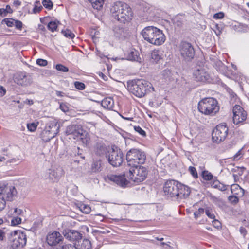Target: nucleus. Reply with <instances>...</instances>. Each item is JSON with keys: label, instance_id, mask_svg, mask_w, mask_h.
Here are the masks:
<instances>
[{"label": "nucleus", "instance_id": "f257e3e1", "mask_svg": "<svg viewBox=\"0 0 249 249\" xmlns=\"http://www.w3.org/2000/svg\"><path fill=\"white\" fill-rule=\"evenodd\" d=\"M129 167L128 172L119 175L110 174L107 178L109 180L122 187L126 186L128 183L125 177L136 183H139L146 178L147 171L145 167L140 165Z\"/></svg>", "mask_w": 249, "mask_h": 249}, {"label": "nucleus", "instance_id": "f03ea898", "mask_svg": "<svg viewBox=\"0 0 249 249\" xmlns=\"http://www.w3.org/2000/svg\"><path fill=\"white\" fill-rule=\"evenodd\" d=\"M163 192L167 197L178 200H183L185 202L187 197L185 186L175 180H169L165 182Z\"/></svg>", "mask_w": 249, "mask_h": 249}, {"label": "nucleus", "instance_id": "7ed1b4c3", "mask_svg": "<svg viewBox=\"0 0 249 249\" xmlns=\"http://www.w3.org/2000/svg\"><path fill=\"white\" fill-rule=\"evenodd\" d=\"M112 16L120 22L125 23L131 20L133 12L131 8L126 3L117 1L110 9Z\"/></svg>", "mask_w": 249, "mask_h": 249}, {"label": "nucleus", "instance_id": "20e7f679", "mask_svg": "<svg viewBox=\"0 0 249 249\" xmlns=\"http://www.w3.org/2000/svg\"><path fill=\"white\" fill-rule=\"evenodd\" d=\"M127 89L130 92L139 98L154 90L152 84L143 79H134L128 81Z\"/></svg>", "mask_w": 249, "mask_h": 249}, {"label": "nucleus", "instance_id": "39448f33", "mask_svg": "<svg viewBox=\"0 0 249 249\" xmlns=\"http://www.w3.org/2000/svg\"><path fill=\"white\" fill-rule=\"evenodd\" d=\"M141 34L145 40L155 45H161L166 39L162 31L154 26L144 28Z\"/></svg>", "mask_w": 249, "mask_h": 249}, {"label": "nucleus", "instance_id": "423d86ee", "mask_svg": "<svg viewBox=\"0 0 249 249\" xmlns=\"http://www.w3.org/2000/svg\"><path fill=\"white\" fill-rule=\"evenodd\" d=\"M198 109L200 112L205 115L214 116L219 110L217 101L213 98H204L198 103Z\"/></svg>", "mask_w": 249, "mask_h": 249}, {"label": "nucleus", "instance_id": "0eeeda50", "mask_svg": "<svg viewBox=\"0 0 249 249\" xmlns=\"http://www.w3.org/2000/svg\"><path fill=\"white\" fill-rule=\"evenodd\" d=\"M65 133L70 136V139L71 138L77 141H81L84 144L87 145L89 142L87 133L80 125L71 124L68 126Z\"/></svg>", "mask_w": 249, "mask_h": 249}, {"label": "nucleus", "instance_id": "6e6552de", "mask_svg": "<svg viewBox=\"0 0 249 249\" xmlns=\"http://www.w3.org/2000/svg\"><path fill=\"white\" fill-rule=\"evenodd\" d=\"M126 159L128 166H138L145 162L146 155L140 149L133 148L127 152Z\"/></svg>", "mask_w": 249, "mask_h": 249}, {"label": "nucleus", "instance_id": "1a4fd4ad", "mask_svg": "<svg viewBox=\"0 0 249 249\" xmlns=\"http://www.w3.org/2000/svg\"><path fill=\"white\" fill-rule=\"evenodd\" d=\"M106 158L108 163L113 167L120 166L124 160V154L117 146L113 145L109 148Z\"/></svg>", "mask_w": 249, "mask_h": 249}, {"label": "nucleus", "instance_id": "9d476101", "mask_svg": "<svg viewBox=\"0 0 249 249\" xmlns=\"http://www.w3.org/2000/svg\"><path fill=\"white\" fill-rule=\"evenodd\" d=\"M59 127L60 125L56 120L52 119L49 121L42 133V140L46 142H49L58 134Z\"/></svg>", "mask_w": 249, "mask_h": 249}, {"label": "nucleus", "instance_id": "9b49d317", "mask_svg": "<svg viewBox=\"0 0 249 249\" xmlns=\"http://www.w3.org/2000/svg\"><path fill=\"white\" fill-rule=\"evenodd\" d=\"M9 241L13 249L22 248L26 244V236L20 231H15L11 232Z\"/></svg>", "mask_w": 249, "mask_h": 249}, {"label": "nucleus", "instance_id": "f8f14e48", "mask_svg": "<svg viewBox=\"0 0 249 249\" xmlns=\"http://www.w3.org/2000/svg\"><path fill=\"white\" fill-rule=\"evenodd\" d=\"M229 128L225 123L219 124L213 129L212 136L213 142L220 143L227 137Z\"/></svg>", "mask_w": 249, "mask_h": 249}, {"label": "nucleus", "instance_id": "ddd939ff", "mask_svg": "<svg viewBox=\"0 0 249 249\" xmlns=\"http://www.w3.org/2000/svg\"><path fill=\"white\" fill-rule=\"evenodd\" d=\"M14 82L19 86L28 87L32 84L33 78L29 73L25 71L18 72L13 77Z\"/></svg>", "mask_w": 249, "mask_h": 249}, {"label": "nucleus", "instance_id": "4468645a", "mask_svg": "<svg viewBox=\"0 0 249 249\" xmlns=\"http://www.w3.org/2000/svg\"><path fill=\"white\" fill-rule=\"evenodd\" d=\"M0 189L2 190L1 192H0V195H2V197L5 202L12 201L17 198L18 192L14 186L0 187Z\"/></svg>", "mask_w": 249, "mask_h": 249}, {"label": "nucleus", "instance_id": "2eb2a0df", "mask_svg": "<svg viewBox=\"0 0 249 249\" xmlns=\"http://www.w3.org/2000/svg\"><path fill=\"white\" fill-rule=\"evenodd\" d=\"M193 76L197 81L211 83L212 81L211 75L205 69L197 68L193 72Z\"/></svg>", "mask_w": 249, "mask_h": 249}, {"label": "nucleus", "instance_id": "dca6fc26", "mask_svg": "<svg viewBox=\"0 0 249 249\" xmlns=\"http://www.w3.org/2000/svg\"><path fill=\"white\" fill-rule=\"evenodd\" d=\"M233 121L235 124L244 122L247 118V113L239 105H235L233 108Z\"/></svg>", "mask_w": 249, "mask_h": 249}, {"label": "nucleus", "instance_id": "f3484780", "mask_svg": "<svg viewBox=\"0 0 249 249\" xmlns=\"http://www.w3.org/2000/svg\"><path fill=\"white\" fill-rule=\"evenodd\" d=\"M63 175V170L60 167H51L46 172V178L53 182H57Z\"/></svg>", "mask_w": 249, "mask_h": 249}, {"label": "nucleus", "instance_id": "a211bd4d", "mask_svg": "<svg viewBox=\"0 0 249 249\" xmlns=\"http://www.w3.org/2000/svg\"><path fill=\"white\" fill-rule=\"evenodd\" d=\"M63 237L58 231L49 232L46 237V241L51 246H55L63 242Z\"/></svg>", "mask_w": 249, "mask_h": 249}, {"label": "nucleus", "instance_id": "6ab92c4d", "mask_svg": "<svg viewBox=\"0 0 249 249\" xmlns=\"http://www.w3.org/2000/svg\"><path fill=\"white\" fill-rule=\"evenodd\" d=\"M63 234L64 237L70 240H77L82 237L79 232L74 230H65L63 231Z\"/></svg>", "mask_w": 249, "mask_h": 249}, {"label": "nucleus", "instance_id": "aec40b11", "mask_svg": "<svg viewBox=\"0 0 249 249\" xmlns=\"http://www.w3.org/2000/svg\"><path fill=\"white\" fill-rule=\"evenodd\" d=\"M112 30L114 36L119 38L125 37L127 35L125 29L120 26H114Z\"/></svg>", "mask_w": 249, "mask_h": 249}, {"label": "nucleus", "instance_id": "412c9836", "mask_svg": "<svg viewBox=\"0 0 249 249\" xmlns=\"http://www.w3.org/2000/svg\"><path fill=\"white\" fill-rule=\"evenodd\" d=\"M111 147L107 146L102 142H98L96 145V153L99 155H105L107 156V153H108L109 148Z\"/></svg>", "mask_w": 249, "mask_h": 249}, {"label": "nucleus", "instance_id": "4be33fe9", "mask_svg": "<svg viewBox=\"0 0 249 249\" xmlns=\"http://www.w3.org/2000/svg\"><path fill=\"white\" fill-rule=\"evenodd\" d=\"M231 193L239 197H242L245 193V190L237 184H232L231 186Z\"/></svg>", "mask_w": 249, "mask_h": 249}, {"label": "nucleus", "instance_id": "5701e85b", "mask_svg": "<svg viewBox=\"0 0 249 249\" xmlns=\"http://www.w3.org/2000/svg\"><path fill=\"white\" fill-rule=\"evenodd\" d=\"M101 106L106 109L112 110L114 107V101L111 97L105 98L101 101Z\"/></svg>", "mask_w": 249, "mask_h": 249}, {"label": "nucleus", "instance_id": "b1692460", "mask_svg": "<svg viewBox=\"0 0 249 249\" xmlns=\"http://www.w3.org/2000/svg\"><path fill=\"white\" fill-rule=\"evenodd\" d=\"M126 57L127 60L134 61H139L141 59L139 52L135 49H132L128 52Z\"/></svg>", "mask_w": 249, "mask_h": 249}, {"label": "nucleus", "instance_id": "393cba45", "mask_svg": "<svg viewBox=\"0 0 249 249\" xmlns=\"http://www.w3.org/2000/svg\"><path fill=\"white\" fill-rule=\"evenodd\" d=\"M179 50L182 58L185 60L187 58V42L182 41L179 45Z\"/></svg>", "mask_w": 249, "mask_h": 249}, {"label": "nucleus", "instance_id": "a878e982", "mask_svg": "<svg viewBox=\"0 0 249 249\" xmlns=\"http://www.w3.org/2000/svg\"><path fill=\"white\" fill-rule=\"evenodd\" d=\"M151 58L155 62H158L162 58V54L161 52L159 50H154L151 54Z\"/></svg>", "mask_w": 249, "mask_h": 249}, {"label": "nucleus", "instance_id": "bb28decb", "mask_svg": "<svg viewBox=\"0 0 249 249\" xmlns=\"http://www.w3.org/2000/svg\"><path fill=\"white\" fill-rule=\"evenodd\" d=\"M60 22L58 20L51 21H50L47 25L48 28L52 32H54L56 31L58 24Z\"/></svg>", "mask_w": 249, "mask_h": 249}, {"label": "nucleus", "instance_id": "cd10ccee", "mask_svg": "<svg viewBox=\"0 0 249 249\" xmlns=\"http://www.w3.org/2000/svg\"><path fill=\"white\" fill-rule=\"evenodd\" d=\"M92 4V7L97 10H99L103 6L104 0H88Z\"/></svg>", "mask_w": 249, "mask_h": 249}, {"label": "nucleus", "instance_id": "c85d7f7f", "mask_svg": "<svg viewBox=\"0 0 249 249\" xmlns=\"http://www.w3.org/2000/svg\"><path fill=\"white\" fill-rule=\"evenodd\" d=\"M101 161L95 160L92 163L91 170L93 172H98L101 170Z\"/></svg>", "mask_w": 249, "mask_h": 249}, {"label": "nucleus", "instance_id": "c756f323", "mask_svg": "<svg viewBox=\"0 0 249 249\" xmlns=\"http://www.w3.org/2000/svg\"><path fill=\"white\" fill-rule=\"evenodd\" d=\"M91 244L90 241L88 239H83L81 243L79 249H91Z\"/></svg>", "mask_w": 249, "mask_h": 249}, {"label": "nucleus", "instance_id": "7c9ffc66", "mask_svg": "<svg viewBox=\"0 0 249 249\" xmlns=\"http://www.w3.org/2000/svg\"><path fill=\"white\" fill-rule=\"evenodd\" d=\"M62 34L65 37L72 39L74 37V34L69 29L62 30Z\"/></svg>", "mask_w": 249, "mask_h": 249}, {"label": "nucleus", "instance_id": "2f4dec72", "mask_svg": "<svg viewBox=\"0 0 249 249\" xmlns=\"http://www.w3.org/2000/svg\"><path fill=\"white\" fill-rule=\"evenodd\" d=\"M195 55V50L193 47L188 43V59H193Z\"/></svg>", "mask_w": 249, "mask_h": 249}, {"label": "nucleus", "instance_id": "473e14b6", "mask_svg": "<svg viewBox=\"0 0 249 249\" xmlns=\"http://www.w3.org/2000/svg\"><path fill=\"white\" fill-rule=\"evenodd\" d=\"M213 186L221 191H224L227 190L228 186L224 185L219 181H216L213 183Z\"/></svg>", "mask_w": 249, "mask_h": 249}, {"label": "nucleus", "instance_id": "72a5a7b5", "mask_svg": "<svg viewBox=\"0 0 249 249\" xmlns=\"http://www.w3.org/2000/svg\"><path fill=\"white\" fill-rule=\"evenodd\" d=\"M173 23L175 27L180 28L182 25V20L179 16L175 17L173 19Z\"/></svg>", "mask_w": 249, "mask_h": 249}, {"label": "nucleus", "instance_id": "f704fd0d", "mask_svg": "<svg viewBox=\"0 0 249 249\" xmlns=\"http://www.w3.org/2000/svg\"><path fill=\"white\" fill-rule=\"evenodd\" d=\"M79 209L83 213L87 214L89 213L91 211L90 207L89 205L84 204H80Z\"/></svg>", "mask_w": 249, "mask_h": 249}, {"label": "nucleus", "instance_id": "c9c22d12", "mask_svg": "<svg viewBox=\"0 0 249 249\" xmlns=\"http://www.w3.org/2000/svg\"><path fill=\"white\" fill-rule=\"evenodd\" d=\"M161 75L165 79L170 80L172 76V72L169 69H165L162 71Z\"/></svg>", "mask_w": 249, "mask_h": 249}, {"label": "nucleus", "instance_id": "e433bc0d", "mask_svg": "<svg viewBox=\"0 0 249 249\" xmlns=\"http://www.w3.org/2000/svg\"><path fill=\"white\" fill-rule=\"evenodd\" d=\"M202 176L203 179L206 180H211L213 178L212 174L208 171L202 172Z\"/></svg>", "mask_w": 249, "mask_h": 249}, {"label": "nucleus", "instance_id": "4c0bfd02", "mask_svg": "<svg viewBox=\"0 0 249 249\" xmlns=\"http://www.w3.org/2000/svg\"><path fill=\"white\" fill-rule=\"evenodd\" d=\"M42 4L45 8L49 10L51 9L53 6V2L50 0H43Z\"/></svg>", "mask_w": 249, "mask_h": 249}, {"label": "nucleus", "instance_id": "58836bf2", "mask_svg": "<svg viewBox=\"0 0 249 249\" xmlns=\"http://www.w3.org/2000/svg\"><path fill=\"white\" fill-rule=\"evenodd\" d=\"M55 69L59 71H60L61 72H66L69 71V68L62 64H57L55 66Z\"/></svg>", "mask_w": 249, "mask_h": 249}, {"label": "nucleus", "instance_id": "ea45409f", "mask_svg": "<svg viewBox=\"0 0 249 249\" xmlns=\"http://www.w3.org/2000/svg\"><path fill=\"white\" fill-rule=\"evenodd\" d=\"M38 125V123H32L28 124L27 127L29 131L31 132H34Z\"/></svg>", "mask_w": 249, "mask_h": 249}, {"label": "nucleus", "instance_id": "a19ab883", "mask_svg": "<svg viewBox=\"0 0 249 249\" xmlns=\"http://www.w3.org/2000/svg\"><path fill=\"white\" fill-rule=\"evenodd\" d=\"M14 21L15 19L13 18H5L2 22L6 24L9 27H13L14 26Z\"/></svg>", "mask_w": 249, "mask_h": 249}, {"label": "nucleus", "instance_id": "79ce46f5", "mask_svg": "<svg viewBox=\"0 0 249 249\" xmlns=\"http://www.w3.org/2000/svg\"><path fill=\"white\" fill-rule=\"evenodd\" d=\"M239 197L238 196L233 195L230 196L228 197V199L231 203L236 204L239 201Z\"/></svg>", "mask_w": 249, "mask_h": 249}, {"label": "nucleus", "instance_id": "37998d69", "mask_svg": "<svg viewBox=\"0 0 249 249\" xmlns=\"http://www.w3.org/2000/svg\"><path fill=\"white\" fill-rule=\"evenodd\" d=\"M21 222V219L18 217H14L11 219V225L12 226H16L20 224Z\"/></svg>", "mask_w": 249, "mask_h": 249}, {"label": "nucleus", "instance_id": "c03bdc74", "mask_svg": "<svg viewBox=\"0 0 249 249\" xmlns=\"http://www.w3.org/2000/svg\"><path fill=\"white\" fill-rule=\"evenodd\" d=\"M75 87L78 90H83L85 88V85L82 82L75 81L74 82Z\"/></svg>", "mask_w": 249, "mask_h": 249}, {"label": "nucleus", "instance_id": "a18cd8bd", "mask_svg": "<svg viewBox=\"0 0 249 249\" xmlns=\"http://www.w3.org/2000/svg\"><path fill=\"white\" fill-rule=\"evenodd\" d=\"M189 171L194 178H198V174L195 167L190 166L189 167Z\"/></svg>", "mask_w": 249, "mask_h": 249}, {"label": "nucleus", "instance_id": "49530a36", "mask_svg": "<svg viewBox=\"0 0 249 249\" xmlns=\"http://www.w3.org/2000/svg\"><path fill=\"white\" fill-rule=\"evenodd\" d=\"M243 156L242 149H241L233 156V158L234 160H240Z\"/></svg>", "mask_w": 249, "mask_h": 249}, {"label": "nucleus", "instance_id": "de8ad7c7", "mask_svg": "<svg viewBox=\"0 0 249 249\" xmlns=\"http://www.w3.org/2000/svg\"><path fill=\"white\" fill-rule=\"evenodd\" d=\"M134 130L139 133L142 136H145L146 133L139 126H135L134 127Z\"/></svg>", "mask_w": 249, "mask_h": 249}, {"label": "nucleus", "instance_id": "09e8293b", "mask_svg": "<svg viewBox=\"0 0 249 249\" xmlns=\"http://www.w3.org/2000/svg\"><path fill=\"white\" fill-rule=\"evenodd\" d=\"M78 249L74 245L72 244H65L63 245L59 249Z\"/></svg>", "mask_w": 249, "mask_h": 249}, {"label": "nucleus", "instance_id": "8fccbe9b", "mask_svg": "<svg viewBox=\"0 0 249 249\" xmlns=\"http://www.w3.org/2000/svg\"><path fill=\"white\" fill-rule=\"evenodd\" d=\"M47 61L42 59H38L36 60V64L40 66H45L47 65Z\"/></svg>", "mask_w": 249, "mask_h": 249}, {"label": "nucleus", "instance_id": "3c124183", "mask_svg": "<svg viewBox=\"0 0 249 249\" xmlns=\"http://www.w3.org/2000/svg\"><path fill=\"white\" fill-rule=\"evenodd\" d=\"M224 17V13L222 12H220L217 13H215L213 15V18L217 19H222Z\"/></svg>", "mask_w": 249, "mask_h": 249}, {"label": "nucleus", "instance_id": "603ef678", "mask_svg": "<svg viewBox=\"0 0 249 249\" xmlns=\"http://www.w3.org/2000/svg\"><path fill=\"white\" fill-rule=\"evenodd\" d=\"M14 26L18 29L21 30L22 28V23L19 20H15Z\"/></svg>", "mask_w": 249, "mask_h": 249}, {"label": "nucleus", "instance_id": "864d4df0", "mask_svg": "<svg viewBox=\"0 0 249 249\" xmlns=\"http://www.w3.org/2000/svg\"><path fill=\"white\" fill-rule=\"evenodd\" d=\"M42 6L41 5H36L34 6V7L33 9V13L34 14L37 13L41 11L42 9Z\"/></svg>", "mask_w": 249, "mask_h": 249}, {"label": "nucleus", "instance_id": "5fc2aeb1", "mask_svg": "<svg viewBox=\"0 0 249 249\" xmlns=\"http://www.w3.org/2000/svg\"><path fill=\"white\" fill-rule=\"evenodd\" d=\"M206 214L211 219H213L215 218L214 213L210 210L207 209L205 211Z\"/></svg>", "mask_w": 249, "mask_h": 249}, {"label": "nucleus", "instance_id": "6e6d98bb", "mask_svg": "<svg viewBox=\"0 0 249 249\" xmlns=\"http://www.w3.org/2000/svg\"><path fill=\"white\" fill-rule=\"evenodd\" d=\"M204 210L203 208H199L198 211L194 213V216L196 218H197L201 214L203 213Z\"/></svg>", "mask_w": 249, "mask_h": 249}, {"label": "nucleus", "instance_id": "4d7b16f0", "mask_svg": "<svg viewBox=\"0 0 249 249\" xmlns=\"http://www.w3.org/2000/svg\"><path fill=\"white\" fill-rule=\"evenodd\" d=\"M18 159L16 158H13L11 159H10L6 161V165H7L9 163H16L18 160Z\"/></svg>", "mask_w": 249, "mask_h": 249}, {"label": "nucleus", "instance_id": "13d9d810", "mask_svg": "<svg viewBox=\"0 0 249 249\" xmlns=\"http://www.w3.org/2000/svg\"><path fill=\"white\" fill-rule=\"evenodd\" d=\"M213 225L216 228H219L221 226V223L218 220L214 219L213 221Z\"/></svg>", "mask_w": 249, "mask_h": 249}, {"label": "nucleus", "instance_id": "bf43d9fd", "mask_svg": "<svg viewBox=\"0 0 249 249\" xmlns=\"http://www.w3.org/2000/svg\"><path fill=\"white\" fill-rule=\"evenodd\" d=\"M5 89L3 87L0 86V97H2L5 94Z\"/></svg>", "mask_w": 249, "mask_h": 249}, {"label": "nucleus", "instance_id": "052dcab7", "mask_svg": "<svg viewBox=\"0 0 249 249\" xmlns=\"http://www.w3.org/2000/svg\"><path fill=\"white\" fill-rule=\"evenodd\" d=\"M60 109L63 111V112H67L69 110L68 107L66 106L65 105L61 104L60 106Z\"/></svg>", "mask_w": 249, "mask_h": 249}, {"label": "nucleus", "instance_id": "680f3d73", "mask_svg": "<svg viewBox=\"0 0 249 249\" xmlns=\"http://www.w3.org/2000/svg\"><path fill=\"white\" fill-rule=\"evenodd\" d=\"M5 237V232L3 230L0 229V241H3Z\"/></svg>", "mask_w": 249, "mask_h": 249}, {"label": "nucleus", "instance_id": "e2e57ef3", "mask_svg": "<svg viewBox=\"0 0 249 249\" xmlns=\"http://www.w3.org/2000/svg\"><path fill=\"white\" fill-rule=\"evenodd\" d=\"M4 10H5V13L6 14V13H11L13 12L12 9L11 8V7L7 5L6 6V8L4 9Z\"/></svg>", "mask_w": 249, "mask_h": 249}, {"label": "nucleus", "instance_id": "0e129e2a", "mask_svg": "<svg viewBox=\"0 0 249 249\" xmlns=\"http://www.w3.org/2000/svg\"><path fill=\"white\" fill-rule=\"evenodd\" d=\"M240 231L242 235H243L244 236H245L246 234V233H247L246 230L244 227H241L240 228Z\"/></svg>", "mask_w": 249, "mask_h": 249}, {"label": "nucleus", "instance_id": "69168bd1", "mask_svg": "<svg viewBox=\"0 0 249 249\" xmlns=\"http://www.w3.org/2000/svg\"><path fill=\"white\" fill-rule=\"evenodd\" d=\"M26 104H27L28 105H32L34 103V102L31 99H26L25 102H24Z\"/></svg>", "mask_w": 249, "mask_h": 249}, {"label": "nucleus", "instance_id": "338daca9", "mask_svg": "<svg viewBox=\"0 0 249 249\" xmlns=\"http://www.w3.org/2000/svg\"><path fill=\"white\" fill-rule=\"evenodd\" d=\"M0 15L2 17L6 16L5 10L4 9L0 8Z\"/></svg>", "mask_w": 249, "mask_h": 249}, {"label": "nucleus", "instance_id": "774afa93", "mask_svg": "<svg viewBox=\"0 0 249 249\" xmlns=\"http://www.w3.org/2000/svg\"><path fill=\"white\" fill-rule=\"evenodd\" d=\"M56 94L57 96L59 97H63L64 95V93L59 91H56Z\"/></svg>", "mask_w": 249, "mask_h": 249}]
</instances>
